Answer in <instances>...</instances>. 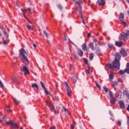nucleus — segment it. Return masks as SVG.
Listing matches in <instances>:
<instances>
[{"instance_id": "f257e3e1", "label": "nucleus", "mask_w": 129, "mask_h": 129, "mask_svg": "<svg viewBox=\"0 0 129 129\" xmlns=\"http://www.w3.org/2000/svg\"><path fill=\"white\" fill-rule=\"evenodd\" d=\"M19 56L25 64V66L23 67V71L24 74L28 75L29 74V70L28 67H26L29 65V60H28V58L27 57H28V52L26 51L25 49L21 48L19 50Z\"/></svg>"}, {"instance_id": "f03ea898", "label": "nucleus", "mask_w": 129, "mask_h": 129, "mask_svg": "<svg viewBox=\"0 0 129 129\" xmlns=\"http://www.w3.org/2000/svg\"><path fill=\"white\" fill-rule=\"evenodd\" d=\"M115 59L112 62V64L110 63H108L107 64V67L111 69V70H113L114 71H116L117 70H119L120 63H119V60H120V58L121 55L120 53L117 52L115 54Z\"/></svg>"}, {"instance_id": "7ed1b4c3", "label": "nucleus", "mask_w": 129, "mask_h": 129, "mask_svg": "<svg viewBox=\"0 0 129 129\" xmlns=\"http://www.w3.org/2000/svg\"><path fill=\"white\" fill-rule=\"evenodd\" d=\"M121 40L122 41H126L127 37L129 36V30L127 31L126 33L122 32L120 33Z\"/></svg>"}, {"instance_id": "20e7f679", "label": "nucleus", "mask_w": 129, "mask_h": 129, "mask_svg": "<svg viewBox=\"0 0 129 129\" xmlns=\"http://www.w3.org/2000/svg\"><path fill=\"white\" fill-rule=\"evenodd\" d=\"M64 85L67 89L68 95L70 97L71 96V94H72L71 89L70 88V87H69V86L68 85V84L67 83V82H64Z\"/></svg>"}, {"instance_id": "39448f33", "label": "nucleus", "mask_w": 129, "mask_h": 129, "mask_svg": "<svg viewBox=\"0 0 129 129\" xmlns=\"http://www.w3.org/2000/svg\"><path fill=\"white\" fill-rule=\"evenodd\" d=\"M45 103H46L47 105L49 107L51 111H54L55 113H56V110H55V106H54V105H51V103L48 101H45Z\"/></svg>"}, {"instance_id": "423d86ee", "label": "nucleus", "mask_w": 129, "mask_h": 129, "mask_svg": "<svg viewBox=\"0 0 129 129\" xmlns=\"http://www.w3.org/2000/svg\"><path fill=\"white\" fill-rule=\"evenodd\" d=\"M120 55L122 54L123 57H126V56H127V53L125 51V49L124 48H122L120 49Z\"/></svg>"}, {"instance_id": "0eeeda50", "label": "nucleus", "mask_w": 129, "mask_h": 129, "mask_svg": "<svg viewBox=\"0 0 129 129\" xmlns=\"http://www.w3.org/2000/svg\"><path fill=\"white\" fill-rule=\"evenodd\" d=\"M40 83L41 87L43 88V89H44L45 94H49V92H48L47 89H46V87H45V84H44V83H43L42 81H40Z\"/></svg>"}, {"instance_id": "6e6552de", "label": "nucleus", "mask_w": 129, "mask_h": 129, "mask_svg": "<svg viewBox=\"0 0 129 129\" xmlns=\"http://www.w3.org/2000/svg\"><path fill=\"white\" fill-rule=\"evenodd\" d=\"M96 5L98 6H104L105 5V1L104 0H98L96 2Z\"/></svg>"}, {"instance_id": "1a4fd4ad", "label": "nucleus", "mask_w": 129, "mask_h": 129, "mask_svg": "<svg viewBox=\"0 0 129 129\" xmlns=\"http://www.w3.org/2000/svg\"><path fill=\"white\" fill-rule=\"evenodd\" d=\"M115 45L117 47H122V45H123V42L121 41H116L115 43Z\"/></svg>"}, {"instance_id": "9d476101", "label": "nucleus", "mask_w": 129, "mask_h": 129, "mask_svg": "<svg viewBox=\"0 0 129 129\" xmlns=\"http://www.w3.org/2000/svg\"><path fill=\"white\" fill-rule=\"evenodd\" d=\"M82 49L84 52L87 51L88 49L87 46H86V43L85 42L82 45Z\"/></svg>"}, {"instance_id": "9b49d317", "label": "nucleus", "mask_w": 129, "mask_h": 129, "mask_svg": "<svg viewBox=\"0 0 129 129\" xmlns=\"http://www.w3.org/2000/svg\"><path fill=\"white\" fill-rule=\"evenodd\" d=\"M77 53L80 57H82L83 56V51H82L81 49L78 48Z\"/></svg>"}, {"instance_id": "f8f14e48", "label": "nucleus", "mask_w": 129, "mask_h": 129, "mask_svg": "<svg viewBox=\"0 0 129 129\" xmlns=\"http://www.w3.org/2000/svg\"><path fill=\"white\" fill-rule=\"evenodd\" d=\"M118 103L120 105V108H121L122 109H123V108H124V103L123 102V101H119L118 102Z\"/></svg>"}, {"instance_id": "ddd939ff", "label": "nucleus", "mask_w": 129, "mask_h": 129, "mask_svg": "<svg viewBox=\"0 0 129 129\" xmlns=\"http://www.w3.org/2000/svg\"><path fill=\"white\" fill-rule=\"evenodd\" d=\"M124 18V15H123V14H122V13L120 14L119 16V21H120L121 22L122 21H123Z\"/></svg>"}, {"instance_id": "4468645a", "label": "nucleus", "mask_w": 129, "mask_h": 129, "mask_svg": "<svg viewBox=\"0 0 129 129\" xmlns=\"http://www.w3.org/2000/svg\"><path fill=\"white\" fill-rule=\"evenodd\" d=\"M93 45H94V43L91 42L89 44V46L91 48V50H92L93 51H94L95 50V48L94 47Z\"/></svg>"}, {"instance_id": "2eb2a0df", "label": "nucleus", "mask_w": 129, "mask_h": 129, "mask_svg": "<svg viewBox=\"0 0 129 129\" xmlns=\"http://www.w3.org/2000/svg\"><path fill=\"white\" fill-rule=\"evenodd\" d=\"M11 125L14 127L15 129L18 128V126H17V124H15L14 123V121H11Z\"/></svg>"}, {"instance_id": "dca6fc26", "label": "nucleus", "mask_w": 129, "mask_h": 129, "mask_svg": "<svg viewBox=\"0 0 129 129\" xmlns=\"http://www.w3.org/2000/svg\"><path fill=\"white\" fill-rule=\"evenodd\" d=\"M76 5H78V6H79V7H81V6L83 5V2L82 1H77L76 2Z\"/></svg>"}, {"instance_id": "f3484780", "label": "nucleus", "mask_w": 129, "mask_h": 129, "mask_svg": "<svg viewBox=\"0 0 129 129\" xmlns=\"http://www.w3.org/2000/svg\"><path fill=\"white\" fill-rule=\"evenodd\" d=\"M94 57V54H93V53H90L89 54V58H90V61L93 60Z\"/></svg>"}, {"instance_id": "a211bd4d", "label": "nucleus", "mask_w": 129, "mask_h": 129, "mask_svg": "<svg viewBox=\"0 0 129 129\" xmlns=\"http://www.w3.org/2000/svg\"><path fill=\"white\" fill-rule=\"evenodd\" d=\"M110 101L111 104H114L115 103V99L114 98H111Z\"/></svg>"}, {"instance_id": "6ab92c4d", "label": "nucleus", "mask_w": 129, "mask_h": 129, "mask_svg": "<svg viewBox=\"0 0 129 129\" xmlns=\"http://www.w3.org/2000/svg\"><path fill=\"white\" fill-rule=\"evenodd\" d=\"M12 80L13 82H15L17 84H19V81L16 78H13Z\"/></svg>"}, {"instance_id": "aec40b11", "label": "nucleus", "mask_w": 129, "mask_h": 129, "mask_svg": "<svg viewBox=\"0 0 129 129\" xmlns=\"http://www.w3.org/2000/svg\"><path fill=\"white\" fill-rule=\"evenodd\" d=\"M27 28L28 29V30H29L30 31H33L34 30V28H33V27H32V26L28 25L27 26Z\"/></svg>"}, {"instance_id": "412c9836", "label": "nucleus", "mask_w": 129, "mask_h": 129, "mask_svg": "<svg viewBox=\"0 0 129 129\" xmlns=\"http://www.w3.org/2000/svg\"><path fill=\"white\" fill-rule=\"evenodd\" d=\"M3 32L6 37V38H9V34H8V33H7V31H6V29H3Z\"/></svg>"}, {"instance_id": "4be33fe9", "label": "nucleus", "mask_w": 129, "mask_h": 129, "mask_svg": "<svg viewBox=\"0 0 129 129\" xmlns=\"http://www.w3.org/2000/svg\"><path fill=\"white\" fill-rule=\"evenodd\" d=\"M109 79H111V80H112V79H113L114 77L113 73L111 72L110 74L109 75Z\"/></svg>"}, {"instance_id": "5701e85b", "label": "nucleus", "mask_w": 129, "mask_h": 129, "mask_svg": "<svg viewBox=\"0 0 129 129\" xmlns=\"http://www.w3.org/2000/svg\"><path fill=\"white\" fill-rule=\"evenodd\" d=\"M109 96L110 98H113V93L111 91H109Z\"/></svg>"}, {"instance_id": "b1692460", "label": "nucleus", "mask_w": 129, "mask_h": 129, "mask_svg": "<svg viewBox=\"0 0 129 129\" xmlns=\"http://www.w3.org/2000/svg\"><path fill=\"white\" fill-rule=\"evenodd\" d=\"M125 72H126L125 69L124 70H120L119 74L120 75H122L123 74H124Z\"/></svg>"}, {"instance_id": "393cba45", "label": "nucleus", "mask_w": 129, "mask_h": 129, "mask_svg": "<svg viewBox=\"0 0 129 129\" xmlns=\"http://www.w3.org/2000/svg\"><path fill=\"white\" fill-rule=\"evenodd\" d=\"M71 81L73 83H76V77L71 78Z\"/></svg>"}, {"instance_id": "a878e982", "label": "nucleus", "mask_w": 129, "mask_h": 129, "mask_svg": "<svg viewBox=\"0 0 129 129\" xmlns=\"http://www.w3.org/2000/svg\"><path fill=\"white\" fill-rule=\"evenodd\" d=\"M123 93L124 94V95H126V96H128L129 95L128 92L126 90H124L123 91Z\"/></svg>"}, {"instance_id": "bb28decb", "label": "nucleus", "mask_w": 129, "mask_h": 129, "mask_svg": "<svg viewBox=\"0 0 129 129\" xmlns=\"http://www.w3.org/2000/svg\"><path fill=\"white\" fill-rule=\"evenodd\" d=\"M22 11L23 15L24 18H26V17H27V16H26V13H27V10H26V9H25V10L23 9Z\"/></svg>"}, {"instance_id": "cd10ccee", "label": "nucleus", "mask_w": 129, "mask_h": 129, "mask_svg": "<svg viewBox=\"0 0 129 129\" xmlns=\"http://www.w3.org/2000/svg\"><path fill=\"white\" fill-rule=\"evenodd\" d=\"M95 84H96V86H97V87L98 88V89L100 90H101V88H100V86H99L97 82H95Z\"/></svg>"}, {"instance_id": "c85d7f7f", "label": "nucleus", "mask_w": 129, "mask_h": 129, "mask_svg": "<svg viewBox=\"0 0 129 129\" xmlns=\"http://www.w3.org/2000/svg\"><path fill=\"white\" fill-rule=\"evenodd\" d=\"M80 10H79V13L80 15H83L82 14V7H80Z\"/></svg>"}, {"instance_id": "c756f323", "label": "nucleus", "mask_w": 129, "mask_h": 129, "mask_svg": "<svg viewBox=\"0 0 129 129\" xmlns=\"http://www.w3.org/2000/svg\"><path fill=\"white\" fill-rule=\"evenodd\" d=\"M117 84H118V83H117V82L114 81V82H112V86H116V85H117Z\"/></svg>"}, {"instance_id": "7c9ffc66", "label": "nucleus", "mask_w": 129, "mask_h": 129, "mask_svg": "<svg viewBox=\"0 0 129 129\" xmlns=\"http://www.w3.org/2000/svg\"><path fill=\"white\" fill-rule=\"evenodd\" d=\"M32 88H34V87H35V88H37V89H38V85H37L36 84H32Z\"/></svg>"}, {"instance_id": "2f4dec72", "label": "nucleus", "mask_w": 129, "mask_h": 129, "mask_svg": "<svg viewBox=\"0 0 129 129\" xmlns=\"http://www.w3.org/2000/svg\"><path fill=\"white\" fill-rule=\"evenodd\" d=\"M108 48H110V49H112V48H113V45H112L110 43H109V44H108Z\"/></svg>"}, {"instance_id": "473e14b6", "label": "nucleus", "mask_w": 129, "mask_h": 129, "mask_svg": "<svg viewBox=\"0 0 129 129\" xmlns=\"http://www.w3.org/2000/svg\"><path fill=\"white\" fill-rule=\"evenodd\" d=\"M116 123H117V125H118L119 126H120V125H121V123L120 120L117 121Z\"/></svg>"}, {"instance_id": "72a5a7b5", "label": "nucleus", "mask_w": 129, "mask_h": 129, "mask_svg": "<svg viewBox=\"0 0 129 129\" xmlns=\"http://www.w3.org/2000/svg\"><path fill=\"white\" fill-rule=\"evenodd\" d=\"M57 7L58 8V9H59V10H60V11H62L63 8L62 7V6H61V5H58L57 6Z\"/></svg>"}, {"instance_id": "f704fd0d", "label": "nucleus", "mask_w": 129, "mask_h": 129, "mask_svg": "<svg viewBox=\"0 0 129 129\" xmlns=\"http://www.w3.org/2000/svg\"><path fill=\"white\" fill-rule=\"evenodd\" d=\"M14 101H15V103H16V104H19V103H20V102L17 100V99L14 98Z\"/></svg>"}, {"instance_id": "c9c22d12", "label": "nucleus", "mask_w": 129, "mask_h": 129, "mask_svg": "<svg viewBox=\"0 0 129 129\" xmlns=\"http://www.w3.org/2000/svg\"><path fill=\"white\" fill-rule=\"evenodd\" d=\"M43 34H44V36H45V37H46V38H48V33H47L46 31H45V30L43 31Z\"/></svg>"}, {"instance_id": "e433bc0d", "label": "nucleus", "mask_w": 129, "mask_h": 129, "mask_svg": "<svg viewBox=\"0 0 129 129\" xmlns=\"http://www.w3.org/2000/svg\"><path fill=\"white\" fill-rule=\"evenodd\" d=\"M103 89L105 92H108V88H106V87H103Z\"/></svg>"}, {"instance_id": "4c0bfd02", "label": "nucleus", "mask_w": 129, "mask_h": 129, "mask_svg": "<svg viewBox=\"0 0 129 129\" xmlns=\"http://www.w3.org/2000/svg\"><path fill=\"white\" fill-rule=\"evenodd\" d=\"M0 87L1 88H3L4 87V84H3V82L1 80H0Z\"/></svg>"}, {"instance_id": "58836bf2", "label": "nucleus", "mask_w": 129, "mask_h": 129, "mask_svg": "<svg viewBox=\"0 0 129 129\" xmlns=\"http://www.w3.org/2000/svg\"><path fill=\"white\" fill-rule=\"evenodd\" d=\"M121 22H122V25H123L124 27H125L126 26V23H125V22H124L123 20Z\"/></svg>"}, {"instance_id": "ea45409f", "label": "nucleus", "mask_w": 129, "mask_h": 129, "mask_svg": "<svg viewBox=\"0 0 129 129\" xmlns=\"http://www.w3.org/2000/svg\"><path fill=\"white\" fill-rule=\"evenodd\" d=\"M6 119V117L5 116H3L2 117V119H0V123L2 122V121H4L5 119Z\"/></svg>"}, {"instance_id": "a19ab883", "label": "nucleus", "mask_w": 129, "mask_h": 129, "mask_svg": "<svg viewBox=\"0 0 129 129\" xmlns=\"http://www.w3.org/2000/svg\"><path fill=\"white\" fill-rule=\"evenodd\" d=\"M93 43H95V46L96 47V44H97V40L96 39V38L94 39Z\"/></svg>"}, {"instance_id": "79ce46f5", "label": "nucleus", "mask_w": 129, "mask_h": 129, "mask_svg": "<svg viewBox=\"0 0 129 129\" xmlns=\"http://www.w3.org/2000/svg\"><path fill=\"white\" fill-rule=\"evenodd\" d=\"M73 68H74V66H73V64H71L70 66V70H72Z\"/></svg>"}, {"instance_id": "37998d69", "label": "nucleus", "mask_w": 129, "mask_h": 129, "mask_svg": "<svg viewBox=\"0 0 129 129\" xmlns=\"http://www.w3.org/2000/svg\"><path fill=\"white\" fill-rule=\"evenodd\" d=\"M10 107H11L10 106H8V107H7V111H8V112H11V109H10Z\"/></svg>"}, {"instance_id": "c03bdc74", "label": "nucleus", "mask_w": 129, "mask_h": 129, "mask_svg": "<svg viewBox=\"0 0 129 129\" xmlns=\"http://www.w3.org/2000/svg\"><path fill=\"white\" fill-rule=\"evenodd\" d=\"M25 18L26 19V20H27V21H28L29 22V23H30V24H32V22H31V20H30V19H28V18H27V17H25Z\"/></svg>"}, {"instance_id": "a18cd8bd", "label": "nucleus", "mask_w": 129, "mask_h": 129, "mask_svg": "<svg viewBox=\"0 0 129 129\" xmlns=\"http://www.w3.org/2000/svg\"><path fill=\"white\" fill-rule=\"evenodd\" d=\"M6 124H7L8 125H12V124L11 123V121L7 122H6Z\"/></svg>"}, {"instance_id": "49530a36", "label": "nucleus", "mask_w": 129, "mask_h": 129, "mask_svg": "<svg viewBox=\"0 0 129 129\" xmlns=\"http://www.w3.org/2000/svg\"><path fill=\"white\" fill-rule=\"evenodd\" d=\"M84 62L86 64H88V60H87V59L85 58L84 59Z\"/></svg>"}, {"instance_id": "de8ad7c7", "label": "nucleus", "mask_w": 129, "mask_h": 129, "mask_svg": "<svg viewBox=\"0 0 129 129\" xmlns=\"http://www.w3.org/2000/svg\"><path fill=\"white\" fill-rule=\"evenodd\" d=\"M3 44L4 45H8V43H7V41H6V40H3Z\"/></svg>"}, {"instance_id": "09e8293b", "label": "nucleus", "mask_w": 129, "mask_h": 129, "mask_svg": "<svg viewBox=\"0 0 129 129\" xmlns=\"http://www.w3.org/2000/svg\"><path fill=\"white\" fill-rule=\"evenodd\" d=\"M73 54H74L75 58H76V59H77L78 58V56L77 55V54H76L75 53H73Z\"/></svg>"}, {"instance_id": "8fccbe9b", "label": "nucleus", "mask_w": 129, "mask_h": 129, "mask_svg": "<svg viewBox=\"0 0 129 129\" xmlns=\"http://www.w3.org/2000/svg\"><path fill=\"white\" fill-rule=\"evenodd\" d=\"M125 71H126V73L129 74V68H126Z\"/></svg>"}, {"instance_id": "3c124183", "label": "nucleus", "mask_w": 129, "mask_h": 129, "mask_svg": "<svg viewBox=\"0 0 129 129\" xmlns=\"http://www.w3.org/2000/svg\"><path fill=\"white\" fill-rule=\"evenodd\" d=\"M64 111L65 112H68V110H67V109H66V108H65L64 107H63Z\"/></svg>"}, {"instance_id": "603ef678", "label": "nucleus", "mask_w": 129, "mask_h": 129, "mask_svg": "<svg viewBox=\"0 0 129 129\" xmlns=\"http://www.w3.org/2000/svg\"><path fill=\"white\" fill-rule=\"evenodd\" d=\"M27 10L28 11V12L30 13V14H32V12L31 11V8H28L27 9Z\"/></svg>"}, {"instance_id": "864d4df0", "label": "nucleus", "mask_w": 129, "mask_h": 129, "mask_svg": "<svg viewBox=\"0 0 129 129\" xmlns=\"http://www.w3.org/2000/svg\"><path fill=\"white\" fill-rule=\"evenodd\" d=\"M86 74H90V73H89V70H86L85 71Z\"/></svg>"}, {"instance_id": "5fc2aeb1", "label": "nucleus", "mask_w": 129, "mask_h": 129, "mask_svg": "<svg viewBox=\"0 0 129 129\" xmlns=\"http://www.w3.org/2000/svg\"><path fill=\"white\" fill-rule=\"evenodd\" d=\"M91 36V33H89L87 35V37L88 38H90V36Z\"/></svg>"}, {"instance_id": "6e6d98bb", "label": "nucleus", "mask_w": 129, "mask_h": 129, "mask_svg": "<svg viewBox=\"0 0 129 129\" xmlns=\"http://www.w3.org/2000/svg\"><path fill=\"white\" fill-rule=\"evenodd\" d=\"M71 127L72 129H74V127H75V126L72 124L71 126Z\"/></svg>"}, {"instance_id": "4d7b16f0", "label": "nucleus", "mask_w": 129, "mask_h": 129, "mask_svg": "<svg viewBox=\"0 0 129 129\" xmlns=\"http://www.w3.org/2000/svg\"><path fill=\"white\" fill-rule=\"evenodd\" d=\"M96 50V52H98V53H99V52H100V49L99 48H97Z\"/></svg>"}, {"instance_id": "13d9d810", "label": "nucleus", "mask_w": 129, "mask_h": 129, "mask_svg": "<svg viewBox=\"0 0 129 129\" xmlns=\"http://www.w3.org/2000/svg\"><path fill=\"white\" fill-rule=\"evenodd\" d=\"M80 16H81V20H84V19H83V14L82 15H80Z\"/></svg>"}, {"instance_id": "bf43d9fd", "label": "nucleus", "mask_w": 129, "mask_h": 129, "mask_svg": "<svg viewBox=\"0 0 129 129\" xmlns=\"http://www.w3.org/2000/svg\"><path fill=\"white\" fill-rule=\"evenodd\" d=\"M83 22V23L84 24V25H85V24H86V22H85V21H84V19H83V20H82Z\"/></svg>"}, {"instance_id": "052dcab7", "label": "nucleus", "mask_w": 129, "mask_h": 129, "mask_svg": "<svg viewBox=\"0 0 129 129\" xmlns=\"http://www.w3.org/2000/svg\"><path fill=\"white\" fill-rule=\"evenodd\" d=\"M126 68H129V63L128 62H127L126 64Z\"/></svg>"}, {"instance_id": "680f3d73", "label": "nucleus", "mask_w": 129, "mask_h": 129, "mask_svg": "<svg viewBox=\"0 0 129 129\" xmlns=\"http://www.w3.org/2000/svg\"><path fill=\"white\" fill-rule=\"evenodd\" d=\"M33 47H34V48H36V47H37V45H36V44H35V43H34V44H33Z\"/></svg>"}, {"instance_id": "e2e57ef3", "label": "nucleus", "mask_w": 129, "mask_h": 129, "mask_svg": "<svg viewBox=\"0 0 129 129\" xmlns=\"http://www.w3.org/2000/svg\"><path fill=\"white\" fill-rule=\"evenodd\" d=\"M50 129H56V127H55V126H53V127H50Z\"/></svg>"}, {"instance_id": "0e129e2a", "label": "nucleus", "mask_w": 129, "mask_h": 129, "mask_svg": "<svg viewBox=\"0 0 129 129\" xmlns=\"http://www.w3.org/2000/svg\"><path fill=\"white\" fill-rule=\"evenodd\" d=\"M69 40L70 42L71 43H72V44L73 45H74V43L72 42V41H71V40H70V39H69Z\"/></svg>"}, {"instance_id": "69168bd1", "label": "nucleus", "mask_w": 129, "mask_h": 129, "mask_svg": "<svg viewBox=\"0 0 129 129\" xmlns=\"http://www.w3.org/2000/svg\"><path fill=\"white\" fill-rule=\"evenodd\" d=\"M16 5L17 6V7H18V8H20V5H19V4H18V3H16Z\"/></svg>"}, {"instance_id": "338daca9", "label": "nucleus", "mask_w": 129, "mask_h": 129, "mask_svg": "<svg viewBox=\"0 0 129 129\" xmlns=\"http://www.w3.org/2000/svg\"><path fill=\"white\" fill-rule=\"evenodd\" d=\"M127 110L129 111V105H128V107H127Z\"/></svg>"}, {"instance_id": "774afa93", "label": "nucleus", "mask_w": 129, "mask_h": 129, "mask_svg": "<svg viewBox=\"0 0 129 129\" xmlns=\"http://www.w3.org/2000/svg\"><path fill=\"white\" fill-rule=\"evenodd\" d=\"M118 81L119 82H121V81H120V79L118 80Z\"/></svg>"}]
</instances>
